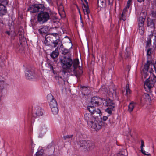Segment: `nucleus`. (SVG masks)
Returning <instances> with one entry per match:
<instances>
[{"label": "nucleus", "mask_w": 156, "mask_h": 156, "mask_svg": "<svg viewBox=\"0 0 156 156\" xmlns=\"http://www.w3.org/2000/svg\"><path fill=\"white\" fill-rule=\"evenodd\" d=\"M156 66V64H155V66H154V70H155L156 73V68L155 67Z\"/></svg>", "instance_id": "nucleus-57"}, {"label": "nucleus", "mask_w": 156, "mask_h": 156, "mask_svg": "<svg viewBox=\"0 0 156 156\" xmlns=\"http://www.w3.org/2000/svg\"><path fill=\"white\" fill-rule=\"evenodd\" d=\"M23 40H25V39H24V38H23Z\"/></svg>", "instance_id": "nucleus-62"}, {"label": "nucleus", "mask_w": 156, "mask_h": 156, "mask_svg": "<svg viewBox=\"0 0 156 156\" xmlns=\"http://www.w3.org/2000/svg\"><path fill=\"white\" fill-rule=\"evenodd\" d=\"M45 7L42 4H35L30 6L28 8L29 11L32 13L40 12L44 9Z\"/></svg>", "instance_id": "nucleus-6"}, {"label": "nucleus", "mask_w": 156, "mask_h": 156, "mask_svg": "<svg viewBox=\"0 0 156 156\" xmlns=\"http://www.w3.org/2000/svg\"><path fill=\"white\" fill-rule=\"evenodd\" d=\"M144 146V142L143 140L141 141V149H143V147Z\"/></svg>", "instance_id": "nucleus-46"}, {"label": "nucleus", "mask_w": 156, "mask_h": 156, "mask_svg": "<svg viewBox=\"0 0 156 156\" xmlns=\"http://www.w3.org/2000/svg\"><path fill=\"white\" fill-rule=\"evenodd\" d=\"M108 117L107 116H103L102 119V120L104 121H105L108 119Z\"/></svg>", "instance_id": "nucleus-50"}, {"label": "nucleus", "mask_w": 156, "mask_h": 156, "mask_svg": "<svg viewBox=\"0 0 156 156\" xmlns=\"http://www.w3.org/2000/svg\"><path fill=\"white\" fill-rule=\"evenodd\" d=\"M87 109L92 114L94 111L95 109V107L94 106H88L87 107Z\"/></svg>", "instance_id": "nucleus-33"}, {"label": "nucleus", "mask_w": 156, "mask_h": 156, "mask_svg": "<svg viewBox=\"0 0 156 156\" xmlns=\"http://www.w3.org/2000/svg\"><path fill=\"white\" fill-rule=\"evenodd\" d=\"M152 17L156 18V9L152 8L151 10V14Z\"/></svg>", "instance_id": "nucleus-30"}, {"label": "nucleus", "mask_w": 156, "mask_h": 156, "mask_svg": "<svg viewBox=\"0 0 156 156\" xmlns=\"http://www.w3.org/2000/svg\"><path fill=\"white\" fill-rule=\"evenodd\" d=\"M151 48H149V49L147 51V55L148 56H150L151 54Z\"/></svg>", "instance_id": "nucleus-42"}, {"label": "nucleus", "mask_w": 156, "mask_h": 156, "mask_svg": "<svg viewBox=\"0 0 156 156\" xmlns=\"http://www.w3.org/2000/svg\"><path fill=\"white\" fill-rule=\"evenodd\" d=\"M151 39L150 38L149 40H148L147 41V47L149 45L151 44Z\"/></svg>", "instance_id": "nucleus-44"}, {"label": "nucleus", "mask_w": 156, "mask_h": 156, "mask_svg": "<svg viewBox=\"0 0 156 156\" xmlns=\"http://www.w3.org/2000/svg\"><path fill=\"white\" fill-rule=\"evenodd\" d=\"M125 90H126V93L125 94V95H128L131 94V91L129 88V85L128 84H126Z\"/></svg>", "instance_id": "nucleus-22"}, {"label": "nucleus", "mask_w": 156, "mask_h": 156, "mask_svg": "<svg viewBox=\"0 0 156 156\" xmlns=\"http://www.w3.org/2000/svg\"><path fill=\"white\" fill-rule=\"evenodd\" d=\"M128 153L126 150L123 149L120 151L117 154V156H127Z\"/></svg>", "instance_id": "nucleus-20"}, {"label": "nucleus", "mask_w": 156, "mask_h": 156, "mask_svg": "<svg viewBox=\"0 0 156 156\" xmlns=\"http://www.w3.org/2000/svg\"><path fill=\"white\" fill-rule=\"evenodd\" d=\"M141 151L142 153L145 155L149 156L150 155V154L148 153H146L144 150L143 149H141Z\"/></svg>", "instance_id": "nucleus-40"}, {"label": "nucleus", "mask_w": 156, "mask_h": 156, "mask_svg": "<svg viewBox=\"0 0 156 156\" xmlns=\"http://www.w3.org/2000/svg\"><path fill=\"white\" fill-rule=\"evenodd\" d=\"M40 131H42V128L41 127L40 128Z\"/></svg>", "instance_id": "nucleus-59"}, {"label": "nucleus", "mask_w": 156, "mask_h": 156, "mask_svg": "<svg viewBox=\"0 0 156 156\" xmlns=\"http://www.w3.org/2000/svg\"><path fill=\"white\" fill-rule=\"evenodd\" d=\"M47 100L50 101L49 105L50 107L57 106V101L51 94H48L47 95Z\"/></svg>", "instance_id": "nucleus-10"}, {"label": "nucleus", "mask_w": 156, "mask_h": 156, "mask_svg": "<svg viewBox=\"0 0 156 156\" xmlns=\"http://www.w3.org/2000/svg\"><path fill=\"white\" fill-rule=\"evenodd\" d=\"M61 43L62 45V42L59 37L54 40L52 43V44H54V47H56L58 45L60 44Z\"/></svg>", "instance_id": "nucleus-19"}, {"label": "nucleus", "mask_w": 156, "mask_h": 156, "mask_svg": "<svg viewBox=\"0 0 156 156\" xmlns=\"http://www.w3.org/2000/svg\"><path fill=\"white\" fill-rule=\"evenodd\" d=\"M92 115H94V116L98 117V116H101V113L100 109H97V110H96L95 109Z\"/></svg>", "instance_id": "nucleus-21"}, {"label": "nucleus", "mask_w": 156, "mask_h": 156, "mask_svg": "<svg viewBox=\"0 0 156 156\" xmlns=\"http://www.w3.org/2000/svg\"><path fill=\"white\" fill-rule=\"evenodd\" d=\"M44 110L39 107H36L33 111V115L34 117H39L43 114Z\"/></svg>", "instance_id": "nucleus-9"}, {"label": "nucleus", "mask_w": 156, "mask_h": 156, "mask_svg": "<svg viewBox=\"0 0 156 156\" xmlns=\"http://www.w3.org/2000/svg\"><path fill=\"white\" fill-rule=\"evenodd\" d=\"M80 87L81 90L82 91H87V90H88L87 88V87L80 85Z\"/></svg>", "instance_id": "nucleus-36"}, {"label": "nucleus", "mask_w": 156, "mask_h": 156, "mask_svg": "<svg viewBox=\"0 0 156 156\" xmlns=\"http://www.w3.org/2000/svg\"><path fill=\"white\" fill-rule=\"evenodd\" d=\"M60 6H61V7H63L62 6V5L61 4H60Z\"/></svg>", "instance_id": "nucleus-60"}, {"label": "nucleus", "mask_w": 156, "mask_h": 156, "mask_svg": "<svg viewBox=\"0 0 156 156\" xmlns=\"http://www.w3.org/2000/svg\"><path fill=\"white\" fill-rule=\"evenodd\" d=\"M102 121H99L98 122V121L95 120V121L93 122L92 125L90 126L91 127L95 129L96 130H98L101 129L102 126L104 124Z\"/></svg>", "instance_id": "nucleus-11"}, {"label": "nucleus", "mask_w": 156, "mask_h": 156, "mask_svg": "<svg viewBox=\"0 0 156 156\" xmlns=\"http://www.w3.org/2000/svg\"><path fill=\"white\" fill-rule=\"evenodd\" d=\"M105 0H98V6L102 7L105 5Z\"/></svg>", "instance_id": "nucleus-25"}, {"label": "nucleus", "mask_w": 156, "mask_h": 156, "mask_svg": "<svg viewBox=\"0 0 156 156\" xmlns=\"http://www.w3.org/2000/svg\"><path fill=\"white\" fill-rule=\"evenodd\" d=\"M132 0H128L127 1V8H129L132 3Z\"/></svg>", "instance_id": "nucleus-41"}, {"label": "nucleus", "mask_w": 156, "mask_h": 156, "mask_svg": "<svg viewBox=\"0 0 156 156\" xmlns=\"http://www.w3.org/2000/svg\"><path fill=\"white\" fill-rule=\"evenodd\" d=\"M154 78H156V77L155 76Z\"/></svg>", "instance_id": "nucleus-61"}, {"label": "nucleus", "mask_w": 156, "mask_h": 156, "mask_svg": "<svg viewBox=\"0 0 156 156\" xmlns=\"http://www.w3.org/2000/svg\"><path fill=\"white\" fill-rule=\"evenodd\" d=\"M46 27H44L40 29L39 30L40 33L42 34H46L47 32V30H46Z\"/></svg>", "instance_id": "nucleus-28"}, {"label": "nucleus", "mask_w": 156, "mask_h": 156, "mask_svg": "<svg viewBox=\"0 0 156 156\" xmlns=\"http://www.w3.org/2000/svg\"><path fill=\"white\" fill-rule=\"evenodd\" d=\"M48 65L50 69V70L52 71H53V66L52 64H51V63H48Z\"/></svg>", "instance_id": "nucleus-43"}, {"label": "nucleus", "mask_w": 156, "mask_h": 156, "mask_svg": "<svg viewBox=\"0 0 156 156\" xmlns=\"http://www.w3.org/2000/svg\"><path fill=\"white\" fill-rule=\"evenodd\" d=\"M4 81L2 80H0V85L4 83Z\"/></svg>", "instance_id": "nucleus-54"}, {"label": "nucleus", "mask_w": 156, "mask_h": 156, "mask_svg": "<svg viewBox=\"0 0 156 156\" xmlns=\"http://www.w3.org/2000/svg\"><path fill=\"white\" fill-rule=\"evenodd\" d=\"M7 13V10L6 6L2 5L0 6V17H2L5 15Z\"/></svg>", "instance_id": "nucleus-13"}, {"label": "nucleus", "mask_w": 156, "mask_h": 156, "mask_svg": "<svg viewBox=\"0 0 156 156\" xmlns=\"http://www.w3.org/2000/svg\"><path fill=\"white\" fill-rule=\"evenodd\" d=\"M63 53L64 54V56H66V55L71 56L70 52L68 50L65 49L63 51Z\"/></svg>", "instance_id": "nucleus-34"}, {"label": "nucleus", "mask_w": 156, "mask_h": 156, "mask_svg": "<svg viewBox=\"0 0 156 156\" xmlns=\"http://www.w3.org/2000/svg\"><path fill=\"white\" fill-rule=\"evenodd\" d=\"M114 108L108 107L105 110V111L109 114H112V111L113 110Z\"/></svg>", "instance_id": "nucleus-35"}, {"label": "nucleus", "mask_w": 156, "mask_h": 156, "mask_svg": "<svg viewBox=\"0 0 156 156\" xmlns=\"http://www.w3.org/2000/svg\"><path fill=\"white\" fill-rule=\"evenodd\" d=\"M59 55L58 49L57 48L55 51H53L50 54V56L53 58H57Z\"/></svg>", "instance_id": "nucleus-18"}, {"label": "nucleus", "mask_w": 156, "mask_h": 156, "mask_svg": "<svg viewBox=\"0 0 156 156\" xmlns=\"http://www.w3.org/2000/svg\"><path fill=\"white\" fill-rule=\"evenodd\" d=\"M73 135H67L66 136H64L63 137V139L64 140H66L67 139H72L73 137Z\"/></svg>", "instance_id": "nucleus-37"}, {"label": "nucleus", "mask_w": 156, "mask_h": 156, "mask_svg": "<svg viewBox=\"0 0 156 156\" xmlns=\"http://www.w3.org/2000/svg\"><path fill=\"white\" fill-rule=\"evenodd\" d=\"M143 98L147 101L149 102L151 101L149 95L148 94L144 93L143 95Z\"/></svg>", "instance_id": "nucleus-27"}, {"label": "nucleus", "mask_w": 156, "mask_h": 156, "mask_svg": "<svg viewBox=\"0 0 156 156\" xmlns=\"http://www.w3.org/2000/svg\"><path fill=\"white\" fill-rule=\"evenodd\" d=\"M56 145L52 143H51L49 144L47 146V148L48 149L51 148L53 149V151H54L55 150V147Z\"/></svg>", "instance_id": "nucleus-31"}, {"label": "nucleus", "mask_w": 156, "mask_h": 156, "mask_svg": "<svg viewBox=\"0 0 156 156\" xmlns=\"http://www.w3.org/2000/svg\"><path fill=\"white\" fill-rule=\"evenodd\" d=\"M156 86V79H147L144 82V87L148 92H152V89Z\"/></svg>", "instance_id": "nucleus-4"}, {"label": "nucleus", "mask_w": 156, "mask_h": 156, "mask_svg": "<svg viewBox=\"0 0 156 156\" xmlns=\"http://www.w3.org/2000/svg\"><path fill=\"white\" fill-rule=\"evenodd\" d=\"M37 15L38 21L42 23L47 22L50 19V16L52 12L51 10L49 8H44Z\"/></svg>", "instance_id": "nucleus-2"}, {"label": "nucleus", "mask_w": 156, "mask_h": 156, "mask_svg": "<svg viewBox=\"0 0 156 156\" xmlns=\"http://www.w3.org/2000/svg\"><path fill=\"white\" fill-rule=\"evenodd\" d=\"M147 26L148 27H150L151 28H153V29H154V24L153 20L150 18H147Z\"/></svg>", "instance_id": "nucleus-17"}, {"label": "nucleus", "mask_w": 156, "mask_h": 156, "mask_svg": "<svg viewBox=\"0 0 156 156\" xmlns=\"http://www.w3.org/2000/svg\"><path fill=\"white\" fill-rule=\"evenodd\" d=\"M137 1L139 2H144V0H137Z\"/></svg>", "instance_id": "nucleus-55"}, {"label": "nucleus", "mask_w": 156, "mask_h": 156, "mask_svg": "<svg viewBox=\"0 0 156 156\" xmlns=\"http://www.w3.org/2000/svg\"><path fill=\"white\" fill-rule=\"evenodd\" d=\"M129 8H127V6H126V7L123 10L122 13L126 16V12L128 11V9Z\"/></svg>", "instance_id": "nucleus-39"}, {"label": "nucleus", "mask_w": 156, "mask_h": 156, "mask_svg": "<svg viewBox=\"0 0 156 156\" xmlns=\"http://www.w3.org/2000/svg\"><path fill=\"white\" fill-rule=\"evenodd\" d=\"M105 101L106 102V105L107 106L109 107L114 108L115 104L113 101L109 98H107Z\"/></svg>", "instance_id": "nucleus-16"}, {"label": "nucleus", "mask_w": 156, "mask_h": 156, "mask_svg": "<svg viewBox=\"0 0 156 156\" xmlns=\"http://www.w3.org/2000/svg\"><path fill=\"white\" fill-rule=\"evenodd\" d=\"M59 37L58 34L57 33H53L47 34L45 36L44 43L47 46L50 45L51 43H52L57 38Z\"/></svg>", "instance_id": "nucleus-5"}, {"label": "nucleus", "mask_w": 156, "mask_h": 156, "mask_svg": "<svg viewBox=\"0 0 156 156\" xmlns=\"http://www.w3.org/2000/svg\"><path fill=\"white\" fill-rule=\"evenodd\" d=\"M153 35V33L152 32V31H151L150 34L149 35L150 38H151V37H152Z\"/></svg>", "instance_id": "nucleus-51"}, {"label": "nucleus", "mask_w": 156, "mask_h": 156, "mask_svg": "<svg viewBox=\"0 0 156 156\" xmlns=\"http://www.w3.org/2000/svg\"><path fill=\"white\" fill-rule=\"evenodd\" d=\"M113 2V0H108V2L109 5H112Z\"/></svg>", "instance_id": "nucleus-49"}, {"label": "nucleus", "mask_w": 156, "mask_h": 156, "mask_svg": "<svg viewBox=\"0 0 156 156\" xmlns=\"http://www.w3.org/2000/svg\"><path fill=\"white\" fill-rule=\"evenodd\" d=\"M139 32L140 34L142 35L144 34V30H139Z\"/></svg>", "instance_id": "nucleus-52"}, {"label": "nucleus", "mask_w": 156, "mask_h": 156, "mask_svg": "<svg viewBox=\"0 0 156 156\" xmlns=\"http://www.w3.org/2000/svg\"><path fill=\"white\" fill-rule=\"evenodd\" d=\"M126 18V15H124L122 13L121 15V17L119 19L120 20H122L123 21H125Z\"/></svg>", "instance_id": "nucleus-38"}, {"label": "nucleus", "mask_w": 156, "mask_h": 156, "mask_svg": "<svg viewBox=\"0 0 156 156\" xmlns=\"http://www.w3.org/2000/svg\"><path fill=\"white\" fill-rule=\"evenodd\" d=\"M103 99L97 97H94L91 99V102L94 105L98 106L103 103Z\"/></svg>", "instance_id": "nucleus-7"}, {"label": "nucleus", "mask_w": 156, "mask_h": 156, "mask_svg": "<svg viewBox=\"0 0 156 156\" xmlns=\"http://www.w3.org/2000/svg\"><path fill=\"white\" fill-rule=\"evenodd\" d=\"M84 0L86 4V5H88V3L87 2V0Z\"/></svg>", "instance_id": "nucleus-56"}, {"label": "nucleus", "mask_w": 156, "mask_h": 156, "mask_svg": "<svg viewBox=\"0 0 156 156\" xmlns=\"http://www.w3.org/2000/svg\"><path fill=\"white\" fill-rule=\"evenodd\" d=\"M145 19L143 18L142 17H140L138 19V26H142L144 25Z\"/></svg>", "instance_id": "nucleus-23"}, {"label": "nucleus", "mask_w": 156, "mask_h": 156, "mask_svg": "<svg viewBox=\"0 0 156 156\" xmlns=\"http://www.w3.org/2000/svg\"><path fill=\"white\" fill-rule=\"evenodd\" d=\"M52 112L53 114L55 115L57 114L58 112V109L57 106L51 107H50Z\"/></svg>", "instance_id": "nucleus-26"}, {"label": "nucleus", "mask_w": 156, "mask_h": 156, "mask_svg": "<svg viewBox=\"0 0 156 156\" xmlns=\"http://www.w3.org/2000/svg\"><path fill=\"white\" fill-rule=\"evenodd\" d=\"M0 23H2V24H3V21H0Z\"/></svg>", "instance_id": "nucleus-58"}, {"label": "nucleus", "mask_w": 156, "mask_h": 156, "mask_svg": "<svg viewBox=\"0 0 156 156\" xmlns=\"http://www.w3.org/2000/svg\"><path fill=\"white\" fill-rule=\"evenodd\" d=\"M5 33L7 34L9 36L10 35V33L9 31H6Z\"/></svg>", "instance_id": "nucleus-53"}, {"label": "nucleus", "mask_w": 156, "mask_h": 156, "mask_svg": "<svg viewBox=\"0 0 156 156\" xmlns=\"http://www.w3.org/2000/svg\"><path fill=\"white\" fill-rule=\"evenodd\" d=\"M136 105L137 103L136 102L133 101L131 102L128 105V111L130 113L132 112L133 111L134 107Z\"/></svg>", "instance_id": "nucleus-15"}, {"label": "nucleus", "mask_w": 156, "mask_h": 156, "mask_svg": "<svg viewBox=\"0 0 156 156\" xmlns=\"http://www.w3.org/2000/svg\"><path fill=\"white\" fill-rule=\"evenodd\" d=\"M131 68V66L129 65H128L127 66V70H128V72L130 71Z\"/></svg>", "instance_id": "nucleus-48"}, {"label": "nucleus", "mask_w": 156, "mask_h": 156, "mask_svg": "<svg viewBox=\"0 0 156 156\" xmlns=\"http://www.w3.org/2000/svg\"><path fill=\"white\" fill-rule=\"evenodd\" d=\"M83 9L84 13V16L85 17H87L89 20V14L90 13V10L89 9L88 5H85L83 4Z\"/></svg>", "instance_id": "nucleus-12"}, {"label": "nucleus", "mask_w": 156, "mask_h": 156, "mask_svg": "<svg viewBox=\"0 0 156 156\" xmlns=\"http://www.w3.org/2000/svg\"><path fill=\"white\" fill-rule=\"evenodd\" d=\"M150 62V61L148 60L147 61V63L144 65L143 70L144 72H147L148 71L149 67Z\"/></svg>", "instance_id": "nucleus-24"}, {"label": "nucleus", "mask_w": 156, "mask_h": 156, "mask_svg": "<svg viewBox=\"0 0 156 156\" xmlns=\"http://www.w3.org/2000/svg\"><path fill=\"white\" fill-rule=\"evenodd\" d=\"M139 30H144V27L143 26H138Z\"/></svg>", "instance_id": "nucleus-47"}, {"label": "nucleus", "mask_w": 156, "mask_h": 156, "mask_svg": "<svg viewBox=\"0 0 156 156\" xmlns=\"http://www.w3.org/2000/svg\"><path fill=\"white\" fill-rule=\"evenodd\" d=\"M44 150L43 149H41L38 150L35 154V156H42L43 154Z\"/></svg>", "instance_id": "nucleus-32"}, {"label": "nucleus", "mask_w": 156, "mask_h": 156, "mask_svg": "<svg viewBox=\"0 0 156 156\" xmlns=\"http://www.w3.org/2000/svg\"><path fill=\"white\" fill-rule=\"evenodd\" d=\"M8 3V0H0V6L2 5L4 6H6Z\"/></svg>", "instance_id": "nucleus-29"}, {"label": "nucleus", "mask_w": 156, "mask_h": 156, "mask_svg": "<svg viewBox=\"0 0 156 156\" xmlns=\"http://www.w3.org/2000/svg\"><path fill=\"white\" fill-rule=\"evenodd\" d=\"M78 144L80 149L84 151L91 150L94 147V144L89 140H80L78 142Z\"/></svg>", "instance_id": "nucleus-3"}, {"label": "nucleus", "mask_w": 156, "mask_h": 156, "mask_svg": "<svg viewBox=\"0 0 156 156\" xmlns=\"http://www.w3.org/2000/svg\"><path fill=\"white\" fill-rule=\"evenodd\" d=\"M143 75L144 78H146V77H147L148 74L147 73V72H143Z\"/></svg>", "instance_id": "nucleus-45"}, {"label": "nucleus", "mask_w": 156, "mask_h": 156, "mask_svg": "<svg viewBox=\"0 0 156 156\" xmlns=\"http://www.w3.org/2000/svg\"><path fill=\"white\" fill-rule=\"evenodd\" d=\"M35 73L34 71L33 70H30L29 69H27L25 71V76L27 77H32L34 75Z\"/></svg>", "instance_id": "nucleus-14"}, {"label": "nucleus", "mask_w": 156, "mask_h": 156, "mask_svg": "<svg viewBox=\"0 0 156 156\" xmlns=\"http://www.w3.org/2000/svg\"><path fill=\"white\" fill-rule=\"evenodd\" d=\"M84 119L87 122L88 124L90 126L95 121V118L92 114L86 113L84 115Z\"/></svg>", "instance_id": "nucleus-8"}, {"label": "nucleus", "mask_w": 156, "mask_h": 156, "mask_svg": "<svg viewBox=\"0 0 156 156\" xmlns=\"http://www.w3.org/2000/svg\"><path fill=\"white\" fill-rule=\"evenodd\" d=\"M59 62L64 69H68L72 66L73 64V71L76 77H80L82 74L83 71L82 68L79 66V61L78 59H75L73 61L71 56H63V58L60 59Z\"/></svg>", "instance_id": "nucleus-1"}]
</instances>
